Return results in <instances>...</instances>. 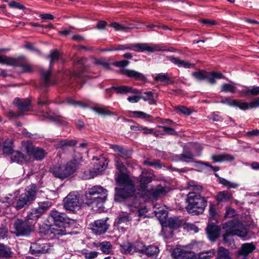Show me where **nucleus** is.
<instances>
[{
	"instance_id": "obj_11",
	"label": "nucleus",
	"mask_w": 259,
	"mask_h": 259,
	"mask_svg": "<svg viewBox=\"0 0 259 259\" xmlns=\"http://www.w3.org/2000/svg\"><path fill=\"white\" fill-rule=\"evenodd\" d=\"M64 225L65 224H54L53 225H51L46 231H40V232L44 233L50 239L59 238L60 236L66 234Z\"/></svg>"
},
{
	"instance_id": "obj_15",
	"label": "nucleus",
	"mask_w": 259,
	"mask_h": 259,
	"mask_svg": "<svg viewBox=\"0 0 259 259\" xmlns=\"http://www.w3.org/2000/svg\"><path fill=\"white\" fill-rule=\"evenodd\" d=\"M172 254L174 257L178 259H195V253L186 250V247L174 249Z\"/></svg>"
},
{
	"instance_id": "obj_59",
	"label": "nucleus",
	"mask_w": 259,
	"mask_h": 259,
	"mask_svg": "<svg viewBox=\"0 0 259 259\" xmlns=\"http://www.w3.org/2000/svg\"><path fill=\"white\" fill-rule=\"evenodd\" d=\"M215 253V250L212 249L209 251L203 252L201 254V257L203 258H209L214 256Z\"/></svg>"
},
{
	"instance_id": "obj_56",
	"label": "nucleus",
	"mask_w": 259,
	"mask_h": 259,
	"mask_svg": "<svg viewBox=\"0 0 259 259\" xmlns=\"http://www.w3.org/2000/svg\"><path fill=\"white\" fill-rule=\"evenodd\" d=\"M42 74L44 79V85H48L51 84L52 83L50 80L51 72L49 71H45L42 72Z\"/></svg>"
},
{
	"instance_id": "obj_41",
	"label": "nucleus",
	"mask_w": 259,
	"mask_h": 259,
	"mask_svg": "<svg viewBox=\"0 0 259 259\" xmlns=\"http://www.w3.org/2000/svg\"><path fill=\"white\" fill-rule=\"evenodd\" d=\"M93 110L99 115L102 116L111 115L112 114L111 111L104 107H95L93 108Z\"/></svg>"
},
{
	"instance_id": "obj_18",
	"label": "nucleus",
	"mask_w": 259,
	"mask_h": 259,
	"mask_svg": "<svg viewBox=\"0 0 259 259\" xmlns=\"http://www.w3.org/2000/svg\"><path fill=\"white\" fill-rule=\"evenodd\" d=\"M10 158L12 162H16L20 164L28 162L30 161V159H27L22 152L19 151H13L10 154Z\"/></svg>"
},
{
	"instance_id": "obj_23",
	"label": "nucleus",
	"mask_w": 259,
	"mask_h": 259,
	"mask_svg": "<svg viewBox=\"0 0 259 259\" xmlns=\"http://www.w3.org/2000/svg\"><path fill=\"white\" fill-rule=\"evenodd\" d=\"M255 249V246L252 243H246L243 244L239 250L238 254L244 257H246Z\"/></svg>"
},
{
	"instance_id": "obj_2",
	"label": "nucleus",
	"mask_w": 259,
	"mask_h": 259,
	"mask_svg": "<svg viewBox=\"0 0 259 259\" xmlns=\"http://www.w3.org/2000/svg\"><path fill=\"white\" fill-rule=\"evenodd\" d=\"M114 161L116 168L120 172L116 179V182L119 188H116V190H118V193L123 197H128L135 191L134 185L128 176L122 173L125 170V166L119 158L115 157Z\"/></svg>"
},
{
	"instance_id": "obj_43",
	"label": "nucleus",
	"mask_w": 259,
	"mask_h": 259,
	"mask_svg": "<svg viewBox=\"0 0 259 259\" xmlns=\"http://www.w3.org/2000/svg\"><path fill=\"white\" fill-rule=\"evenodd\" d=\"M236 91V88L234 84L229 83H224L222 85L221 91L229 92L232 94L234 93Z\"/></svg>"
},
{
	"instance_id": "obj_46",
	"label": "nucleus",
	"mask_w": 259,
	"mask_h": 259,
	"mask_svg": "<svg viewBox=\"0 0 259 259\" xmlns=\"http://www.w3.org/2000/svg\"><path fill=\"white\" fill-rule=\"evenodd\" d=\"M49 57L51 59L50 67H51L53 63L55 61H58L60 59V54L58 51L54 50L50 53Z\"/></svg>"
},
{
	"instance_id": "obj_14",
	"label": "nucleus",
	"mask_w": 259,
	"mask_h": 259,
	"mask_svg": "<svg viewBox=\"0 0 259 259\" xmlns=\"http://www.w3.org/2000/svg\"><path fill=\"white\" fill-rule=\"evenodd\" d=\"M238 221L236 220L229 221L223 225V229L225 230V234L223 236L224 241L228 242V237L230 236H234L237 229Z\"/></svg>"
},
{
	"instance_id": "obj_39",
	"label": "nucleus",
	"mask_w": 259,
	"mask_h": 259,
	"mask_svg": "<svg viewBox=\"0 0 259 259\" xmlns=\"http://www.w3.org/2000/svg\"><path fill=\"white\" fill-rule=\"evenodd\" d=\"M13 143L11 140L7 139L5 140L3 146V152L5 154L10 155L13 151L12 149Z\"/></svg>"
},
{
	"instance_id": "obj_7",
	"label": "nucleus",
	"mask_w": 259,
	"mask_h": 259,
	"mask_svg": "<svg viewBox=\"0 0 259 259\" xmlns=\"http://www.w3.org/2000/svg\"><path fill=\"white\" fill-rule=\"evenodd\" d=\"M22 146L28 155L32 156L36 160H41L46 154V152L44 149L34 147L30 141H22Z\"/></svg>"
},
{
	"instance_id": "obj_19",
	"label": "nucleus",
	"mask_w": 259,
	"mask_h": 259,
	"mask_svg": "<svg viewBox=\"0 0 259 259\" xmlns=\"http://www.w3.org/2000/svg\"><path fill=\"white\" fill-rule=\"evenodd\" d=\"M13 103L16 105L21 112L27 111L30 106V101L27 99H20V98H15Z\"/></svg>"
},
{
	"instance_id": "obj_21",
	"label": "nucleus",
	"mask_w": 259,
	"mask_h": 259,
	"mask_svg": "<svg viewBox=\"0 0 259 259\" xmlns=\"http://www.w3.org/2000/svg\"><path fill=\"white\" fill-rule=\"evenodd\" d=\"M242 97L249 96H257L259 95V87H245L242 90L239 91Z\"/></svg>"
},
{
	"instance_id": "obj_55",
	"label": "nucleus",
	"mask_w": 259,
	"mask_h": 259,
	"mask_svg": "<svg viewBox=\"0 0 259 259\" xmlns=\"http://www.w3.org/2000/svg\"><path fill=\"white\" fill-rule=\"evenodd\" d=\"M98 255V252L96 251H92L90 252H84L83 253L85 259H94Z\"/></svg>"
},
{
	"instance_id": "obj_28",
	"label": "nucleus",
	"mask_w": 259,
	"mask_h": 259,
	"mask_svg": "<svg viewBox=\"0 0 259 259\" xmlns=\"http://www.w3.org/2000/svg\"><path fill=\"white\" fill-rule=\"evenodd\" d=\"M124 74L129 77L134 78L137 80L143 81L146 79L145 76L142 73L134 70H125L124 71Z\"/></svg>"
},
{
	"instance_id": "obj_40",
	"label": "nucleus",
	"mask_w": 259,
	"mask_h": 259,
	"mask_svg": "<svg viewBox=\"0 0 259 259\" xmlns=\"http://www.w3.org/2000/svg\"><path fill=\"white\" fill-rule=\"evenodd\" d=\"M99 247H100L101 251L106 254L110 253L112 248L111 243L107 241L101 242L99 245Z\"/></svg>"
},
{
	"instance_id": "obj_29",
	"label": "nucleus",
	"mask_w": 259,
	"mask_h": 259,
	"mask_svg": "<svg viewBox=\"0 0 259 259\" xmlns=\"http://www.w3.org/2000/svg\"><path fill=\"white\" fill-rule=\"evenodd\" d=\"M223 77V75L221 73L211 72L208 73L206 72L205 79H206L209 83L214 84L215 83V79H220Z\"/></svg>"
},
{
	"instance_id": "obj_4",
	"label": "nucleus",
	"mask_w": 259,
	"mask_h": 259,
	"mask_svg": "<svg viewBox=\"0 0 259 259\" xmlns=\"http://www.w3.org/2000/svg\"><path fill=\"white\" fill-rule=\"evenodd\" d=\"M77 164L73 161H68L65 164H57L53 166L50 171L53 175L61 180L73 176L77 171Z\"/></svg>"
},
{
	"instance_id": "obj_58",
	"label": "nucleus",
	"mask_w": 259,
	"mask_h": 259,
	"mask_svg": "<svg viewBox=\"0 0 259 259\" xmlns=\"http://www.w3.org/2000/svg\"><path fill=\"white\" fill-rule=\"evenodd\" d=\"M199 22L206 25V26H211L217 24V22L213 20H210L207 19H203L199 20Z\"/></svg>"
},
{
	"instance_id": "obj_10",
	"label": "nucleus",
	"mask_w": 259,
	"mask_h": 259,
	"mask_svg": "<svg viewBox=\"0 0 259 259\" xmlns=\"http://www.w3.org/2000/svg\"><path fill=\"white\" fill-rule=\"evenodd\" d=\"M32 222H29L27 220L23 221L21 220H16L13 226L15 230V233L18 236H27L32 231Z\"/></svg>"
},
{
	"instance_id": "obj_63",
	"label": "nucleus",
	"mask_w": 259,
	"mask_h": 259,
	"mask_svg": "<svg viewBox=\"0 0 259 259\" xmlns=\"http://www.w3.org/2000/svg\"><path fill=\"white\" fill-rule=\"evenodd\" d=\"M184 228L188 230H193L195 233L198 232L199 231L198 227L193 224L185 223L184 224Z\"/></svg>"
},
{
	"instance_id": "obj_13",
	"label": "nucleus",
	"mask_w": 259,
	"mask_h": 259,
	"mask_svg": "<svg viewBox=\"0 0 259 259\" xmlns=\"http://www.w3.org/2000/svg\"><path fill=\"white\" fill-rule=\"evenodd\" d=\"M91 229L96 235H100L105 233L109 227L107 223V220L101 219L94 221L90 224Z\"/></svg>"
},
{
	"instance_id": "obj_61",
	"label": "nucleus",
	"mask_w": 259,
	"mask_h": 259,
	"mask_svg": "<svg viewBox=\"0 0 259 259\" xmlns=\"http://www.w3.org/2000/svg\"><path fill=\"white\" fill-rule=\"evenodd\" d=\"M82 160V156L81 154L77 152L75 153V155L74 156L73 160H70V161H73L74 163L77 164V168H78V166L79 164V163Z\"/></svg>"
},
{
	"instance_id": "obj_42",
	"label": "nucleus",
	"mask_w": 259,
	"mask_h": 259,
	"mask_svg": "<svg viewBox=\"0 0 259 259\" xmlns=\"http://www.w3.org/2000/svg\"><path fill=\"white\" fill-rule=\"evenodd\" d=\"M63 102L75 107L79 106L83 108L87 107V105L85 103L80 101H75L74 99L70 98H66Z\"/></svg>"
},
{
	"instance_id": "obj_5",
	"label": "nucleus",
	"mask_w": 259,
	"mask_h": 259,
	"mask_svg": "<svg viewBox=\"0 0 259 259\" xmlns=\"http://www.w3.org/2000/svg\"><path fill=\"white\" fill-rule=\"evenodd\" d=\"M36 185L32 184L27 186L25 192L21 193L16 201L14 207L18 210L31 204L36 198Z\"/></svg>"
},
{
	"instance_id": "obj_50",
	"label": "nucleus",
	"mask_w": 259,
	"mask_h": 259,
	"mask_svg": "<svg viewBox=\"0 0 259 259\" xmlns=\"http://www.w3.org/2000/svg\"><path fill=\"white\" fill-rule=\"evenodd\" d=\"M194 158V155L189 152H185L180 156V159L186 162H189Z\"/></svg>"
},
{
	"instance_id": "obj_25",
	"label": "nucleus",
	"mask_w": 259,
	"mask_h": 259,
	"mask_svg": "<svg viewBox=\"0 0 259 259\" xmlns=\"http://www.w3.org/2000/svg\"><path fill=\"white\" fill-rule=\"evenodd\" d=\"M169 61L177 65L179 67H184L185 68H191L194 67V64L180 59L178 58L174 57H169Z\"/></svg>"
},
{
	"instance_id": "obj_1",
	"label": "nucleus",
	"mask_w": 259,
	"mask_h": 259,
	"mask_svg": "<svg viewBox=\"0 0 259 259\" xmlns=\"http://www.w3.org/2000/svg\"><path fill=\"white\" fill-rule=\"evenodd\" d=\"M187 188L190 190L186 199L187 211L194 215L202 213L207 205L205 198L200 194L202 190V186L192 181L188 183Z\"/></svg>"
},
{
	"instance_id": "obj_33",
	"label": "nucleus",
	"mask_w": 259,
	"mask_h": 259,
	"mask_svg": "<svg viewBox=\"0 0 259 259\" xmlns=\"http://www.w3.org/2000/svg\"><path fill=\"white\" fill-rule=\"evenodd\" d=\"M247 229L242 224L238 222L234 235H237L241 238H245L247 236Z\"/></svg>"
},
{
	"instance_id": "obj_3",
	"label": "nucleus",
	"mask_w": 259,
	"mask_h": 259,
	"mask_svg": "<svg viewBox=\"0 0 259 259\" xmlns=\"http://www.w3.org/2000/svg\"><path fill=\"white\" fill-rule=\"evenodd\" d=\"M85 195L87 199L86 203L97 208L95 210H101L107 196V190L101 186H94L88 189Z\"/></svg>"
},
{
	"instance_id": "obj_32",
	"label": "nucleus",
	"mask_w": 259,
	"mask_h": 259,
	"mask_svg": "<svg viewBox=\"0 0 259 259\" xmlns=\"http://www.w3.org/2000/svg\"><path fill=\"white\" fill-rule=\"evenodd\" d=\"M0 63L12 66L18 65V61L17 59L6 56L0 55Z\"/></svg>"
},
{
	"instance_id": "obj_60",
	"label": "nucleus",
	"mask_w": 259,
	"mask_h": 259,
	"mask_svg": "<svg viewBox=\"0 0 259 259\" xmlns=\"http://www.w3.org/2000/svg\"><path fill=\"white\" fill-rule=\"evenodd\" d=\"M21 67H22L23 71L25 72H31L33 69V66L27 63L22 64L21 65Z\"/></svg>"
},
{
	"instance_id": "obj_62",
	"label": "nucleus",
	"mask_w": 259,
	"mask_h": 259,
	"mask_svg": "<svg viewBox=\"0 0 259 259\" xmlns=\"http://www.w3.org/2000/svg\"><path fill=\"white\" fill-rule=\"evenodd\" d=\"M122 152H120L119 156L124 158H128L132 155V151L128 150H125L123 148L122 149Z\"/></svg>"
},
{
	"instance_id": "obj_64",
	"label": "nucleus",
	"mask_w": 259,
	"mask_h": 259,
	"mask_svg": "<svg viewBox=\"0 0 259 259\" xmlns=\"http://www.w3.org/2000/svg\"><path fill=\"white\" fill-rule=\"evenodd\" d=\"M250 109L259 107V98H255L249 102Z\"/></svg>"
},
{
	"instance_id": "obj_16",
	"label": "nucleus",
	"mask_w": 259,
	"mask_h": 259,
	"mask_svg": "<svg viewBox=\"0 0 259 259\" xmlns=\"http://www.w3.org/2000/svg\"><path fill=\"white\" fill-rule=\"evenodd\" d=\"M206 231L209 239L211 241H215L220 236V229L217 225L209 224Z\"/></svg>"
},
{
	"instance_id": "obj_17",
	"label": "nucleus",
	"mask_w": 259,
	"mask_h": 259,
	"mask_svg": "<svg viewBox=\"0 0 259 259\" xmlns=\"http://www.w3.org/2000/svg\"><path fill=\"white\" fill-rule=\"evenodd\" d=\"M50 215L53 219L55 224H65V223H68L69 220L65 213L56 210H52Z\"/></svg>"
},
{
	"instance_id": "obj_53",
	"label": "nucleus",
	"mask_w": 259,
	"mask_h": 259,
	"mask_svg": "<svg viewBox=\"0 0 259 259\" xmlns=\"http://www.w3.org/2000/svg\"><path fill=\"white\" fill-rule=\"evenodd\" d=\"M206 72L203 71H199L192 73V75L197 79L201 80L205 78Z\"/></svg>"
},
{
	"instance_id": "obj_52",
	"label": "nucleus",
	"mask_w": 259,
	"mask_h": 259,
	"mask_svg": "<svg viewBox=\"0 0 259 259\" xmlns=\"http://www.w3.org/2000/svg\"><path fill=\"white\" fill-rule=\"evenodd\" d=\"M155 215L160 222H163L167 216V212L163 210L155 211Z\"/></svg>"
},
{
	"instance_id": "obj_44",
	"label": "nucleus",
	"mask_w": 259,
	"mask_h": 259,
	"mask_svg": "<svg viewBox=\"0 0 259 259\" xmlns=\"http://www.w3.org/2000/svg\"><path fill=\"white\" fill-rule=\"evenodd\" d=\"M120 248L121 251L124 253L133 254L134 252L133 247L128 242L120 245Z\"/></svg>"
},
{
	"instance_id": "obj_47",
	"label": "nucleus",
	"mask_w": 259,
	"mask_h": 259,
	"mask_svg": "<svg viewBox=\"0 0 259 259\" xmlns=\"http://www.w3.org/2000/svg\"><path fill=\"white\" fill-rule=\"evenodd\" d=\"M166 193V191L165 188L162 187H158L157 188L155 189L152 192V196L155 199H157V198L160 195L162 194H164Z\"/></svg>"
},
{
	"instance_id": "obj_57",
	"label": "nucleus",
	"mask_w": 259,
	"mask_h": 259,
	"mask_svg": "<svg viewBox=\"0 0 259 259\" xmlns=\"http://www.w3.org/2000/svg\"><path fill=\"white\" fill-rule=\"evenodd\" d=\"M8 5L11 8L18 9L19 10H22L25 8L23 5L15 1L10 2L8 3Z\"/></svg>"
},
{
	"instance_id": "obj_38",
	"label": "nucleus",
	"mask_w": 259,
	"mask_h": 259,
	"mask_svg": "<svg viewBox=\"0 0 259 259\" xmlns=\"http://www.w3.org/2000/svg\"><path fill=\"white\" fill-rule=\"evenodd\" d=\"M220 184L229 189H235L239 187V185L236 183L230 182L224 178H220L219 180Z\"/></svg>"
},
{
	"instance_id": "obj_45",
	"label": "nucleus",
	"mask_w": 259,
	"mask_h": 259,
	"mask_svg": "<svg viewBox=\"0 0 259 259\" xmlns=\"http://www.w3.org/2000/svg\"><path fill=\"white\" fill-rule=\"evenodd\" d=\"M168 226L172 229L178 228L180 225V222L178 219L170 218L167 221Z\"/></svg>"
},
{
	"instance_id": "obj_49",
	"label": "nucleus",
	"mask_w": 259,
	"mask_h": 259,
	"mask_svg": "<svg viewBox=\"0 0 259 259\" xmlns=\"http://www.w3.org/2000/svg\"><path fill=\"white\" fill-rule=\"evenodd\" d=\"M155 80L160 82H167L169 78L166 73H159L155 77Z\"/></svg>"
},
{
	"instance_id": "obj_26",
	"label": "nucleus",
	"mask_w": 259,
	"mask_h": 259,
	"mask_svg": "<svg viewBox=\"0 0 259 259\" xmlns=\"http://www.w3.org/2000/svg\"><path fill=\"white\" fill-rule=\"evenodd\" d=\"M76 144V141L74 140H64L57 141L55 144V147L57 149H61L62 150H65L68 147H71Z\"/></svg>"
},
{
	"instance_id": "obj_22",
	"label": "nucleus",
	"mask_w": 259,
	"mask_h": 259,
	"mask_svg": "<svg viewBox=\"0 0 259 259\" xmlns=\"http://www.w3.org/2000/svg\"><path fill=\"white\" fill-rule=\"evenodd\" d=\"M131 219L127 214H123L119 215L117 222V228L119 230L124 232L125 230V226L129 224Z\"/></svg>"
},
{
	"instance_id": "obj_37",
	"label": "nucleus",
	"mask_w": 259,
	"mask_h": 259,
	"mask_svg": "<svg viewBox=\"0 0 259 259\" xmlns=\"http://www.w3.org/2000/svg\"><path fill=\"white\" fill-rule=\"evenodd\" d=\"M233 106L238 107L240 109L242 110L250 109L249 103L244 102L241 100H234Z\"/></svg>"
},
{
	"instance_id": "obj_36",
	"label": "nucleus",
	"mask_w": 259,
	"mask_h": 259,
	"mask_svg": "<svg viewBox=\"0 0 259 259\" xmlns=\"http://www.w3.org/2000/svg\"><path fill=\"white\" fill-rule=\"evenodd\" d=\"M141 99L145 101H148L150 105L156 104V101L153 98V94L151 92H144L143 95L141 96Z\"/></svg>"
},
{
	"instance_id": "obj_9",
	"label": "nucleus",
	"mask_w": 259,
	"mask_h": 259,
	"mask_svg": "<svg viewBox=\"0 0 259 259\" xmlns=\"http://www.w3.org/2000/svg\"><path fill=\"white\" fill-rule=\"evenodd\" d=\"M50 206L49 202H43L39 203L37 207L31 209L28 212L27 220L29 222L31 221L32 223L36 221L49 209Z\"/></svg>"
},
{
	"instance_id": "obj_51",
	"label": "nucleus",
	"mask_w": 259,
	"mask_h": 259,
	"mask_svg": "<svg viewBox=\"0 0 259 259\" xmlns=\"http://www.w3.org/2000/svg\"><path fill=\"white\" fill-rule=\"evenodd\" d=\"M145 246L142 242H136L133 247V250L136 252H144L145 250Z\"/></svg>"
},
{
	"instance_id": "obj_30",
	"label": "nucleus",
	"mask_w": 259,
	"mask_h": 259,
	"mask_svg": "<svg viewBox=\"0 0 259 259\" xmlns=\"http://www.w3.org/2000/svg\"><path fill=\"white\" fill-rule=\"evenodd\" d=\"M10 248L0 243V259H8L12 256Z\"/></svg>"
},
{
	"instance_id": "obj_6",
	"label": "nucleus",
	"mask_w": 259,
	"mask_h": 259,
	"mask_svg": "<svg viewBox=\"0 0 259 259\" xmlns=\"http://www.w3.org/2000/svg\"><path fill=\"white\" fill-rule=\"evenodd\" d=\"M64 208L69 211H75L81 206L79 195L75 192H70L63 200Z\"/></svg>"
},
{
	"instance_id": "obj_34",
	"label": "nucleus",
	"mask_w": 259,
	"mask_h": 259,
	"mask_svg": "<svg viewBox=\"0 0 259 259\" xmlns=\"http://www.w3.org/2000/svg\"><path fill=\"white\" fill-rule=\"evenodd\" d=\"M159 250L158 247L155 245H150L146 247L145 253L149 256H156Z\"/></svg>"
},
{
	"instance_id": "obj_31",
	"label": "nucleus",
	"mask_w": 259,
	"mask_h": 259,
	"mask_svg": "<svg viewBox=\"0 0 259 259\" xmlns=\"http://www.w3.org/2000/svg\"><path fill=\"white\" fill-rule=\"evenodd\" d=\"M152 181V178L149 175L142 173L140 176V186L142 190H144L148 184Z\"/></svg>"
},
{
	"instance_id": "obj_12",
	"label": "nucleus",
	"mask_w": 259,
	"mask_h": 259,
	"mask_svg": "<svg viewBox=\"0 0 259 259\" xmlns=\"http://www.w3.org/2000/svg\"><path fill=\"white\" fill-rule=\"evenodd\" d=\"M53 249V245L49 243H42L40 241L31 244L30 252L32 254L37 255L39 253L51 252Z\"/></svg>"
},
{
	"instance_id": "obj_20",
	"label": "nucleus",
	"mask_w": 259,
	"mask_h": 259,
	"mask_svg": "<svg viewBox=\"0 0 259 259\" xmlns=\"http://www.w3.org/2000/svg\"><path fill=\"white\" fill-rule=\"evenodd\" d=\"M113 89L116 91L117 94H126L128 93L140 94L141 93L140 91L130 86L121 85L118 87H114Z\"/></svg>"
},
{
	"instance_id": "obj_8",
	"label": "nucleus",
	"mask_w": 259,
	"mask_h": 259,
	"mask_svg": "<svg viewBox=\"0 0 259 259\" xmlns=\"http://www.w3.org/2000/svg\"><path fill=\"white\" fill-rule=\"evenodd\" d=\"M165 46L152 43H136L135 52H148L150 53L156 52L167 51Z\"/></svg>"
},
{
	"instance_id": "obj_35",
	"label": "nucleus",
	"mask_w": 259,
	"mask_h": 259,
	"mask_svg": "<svg viewBox=\"0 0 259 259\" xmlns=\"http://www.w3.org/2000/svg\"><path fill=\"white\" fill-rule=\"evenodd\" d=\"M216 259H231L229 251L223 247H220Z\"/></svg>"
},
{
	"instance_id": "obj_27",
	"label": "nucleus",
	"mask_w": 259,
	"mask_h": 259,
	"mask_svg": "<svg viewBox=\"0 0 259 259\" xmlns=\"http://www.w3.org/2000/svg\"><path fill=\"white\" fill-rule=\"evenodd\" d=\"M232 198L231 193L228 191H221L216 196V199L219 203L227 202L231 200Z\"/></svg>"
},
{
	"instance_id": "obj_54",
	"label": "nucleus",
	"mask_w": 259,
	"mask_h": 259,
	"mask_svg": "<svg viewBox=\"0 0 259 259\" xmlns=\"http://www.w3.org/2000/svg\"><path fill=\"white\" fill-rule=\"evenodd\" d=\"M133 113L136 117L141 118L142 119L150 118L152 117L151 115L142 111H135L133 112Z\"/></svg>"
},
{
	"instance_id": "obj_24",
	"label": "nucleus",
	"mask_w": 259,
	"mask_h": 259,
	"mask_svg": "<svg viewBox=\"0 0 259 259\" xmlns=\"http://www.w3.org/2000/svg\"><path fill=\"white\" fill-rule=\"evenodd\" d=\"M211 158L214 162L232 161L235 159L233 155L225 153L212 155L211 157Z\"/></svg>"
},
{
	"instance_id": "obj_48",
	"label": "nucleus",
	"mask_w": 259,
	"mask_h": 259,
	"mask_svg": "<svg viewBox=\"0 0 259 259\" xmlns=\"http://www.w3.org/2000/svg\"><path fill=\"white\" fill-rule=\"evenodd\" d=\"M176 110L177 112L183 114L185 115H189L191 114V110L184 106H178L176 108Z\"/></svg>"
}]
</instances>
